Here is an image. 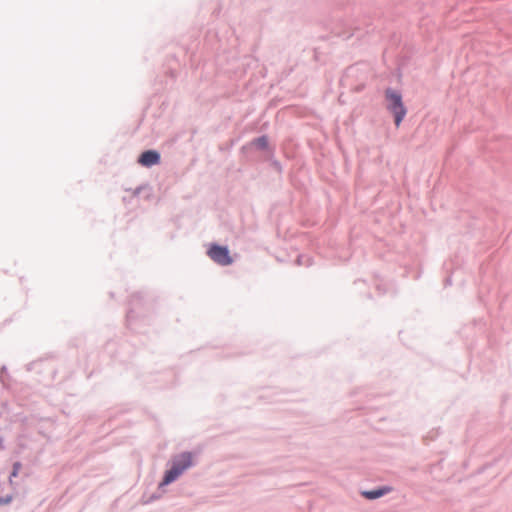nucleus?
<instances>
[{"label": "nucleus", "mask_w": 512, "mask_h": 512, "mask_svg": "<svg viewBox=\"0 0 512 512\" xmlns=\"http://www.w3.org/2000/svg\"><path fill=\"white\" fill-rule=\"evenodd\" d=\"M390 488L377 489L372 491H364L362 495L367 499H376L389 492Z\"/></svg>", "instance_id": "5"}, {"label": "nucleus", "mask_w": 512, "mask_h": 512, "mask_svg": "<svg viewBox=\"0 0 512 512\" xmlns=\"http://www.w3.org/2000/svg\"><path fill=\"white\" fill-rule=\"evenodd\" d=\"M385 96L388 101L387 109L394 115L395 125L396 127H399L407 113L402 102V96L392 89H387Z\"/></svg>", "instance_id": "2"}, {"label": "nucleus", "mask_w": 512, "mask_h": 512, "mask_svg": "<svg viewBox=\"0 0 512 512\" xmlns=\"http://www.w3.org/2000/svg\"><path fill=\"white\" fill-rule=\"evenodd\" d=\"M20 468H21V464L16 462L13 466V472H12L11 476L16 477L18 475Z\"/></svg>", "instance_id": "7"}, {"label": "nucleus", "mask_w": 512, "mask_h": 512, "mask_svg": "<svg viewBox=\"0 0 512 512\" xmlns=\"http://www.w3.org/2000/svg\"><path fill=\"white\" fill-rule=\"evenodd\" d=\"M9 502H10V498L3 499V500L1 499L0 500V504H3V503L6 504V503H9Z\"/></svg>", "instance_id": "8"}, {"label": "nucleus", "mask_w": 512, "mask_h": 512, "mask_svg": "<svg viewBox=\"0 0 512 512\" xmlns=\"http://www.w3.org/2000/svg\"><path fill=\"white\" fill-rule=\"evenodd\" d=\"M193 465V456L189 452L182 453L172 460L171 468L165 473L160 486L175 481L186 469Z\"/></svg>", "instance_id": "1"}, {"label": "nucleus", "mask_w": 512, "mask_h": 512, "mask_svg": "<svg viewBox=\"0 0 512 512\" xmlns=\"http://www.w3.org/2000/svg\"><path fill=\"white\" fill-rule=\"evenodd\" d=\"M255 143L257 146L264 148L267 145V139L265 137H261L258 138Z\"/></svg>", "instance_id": "6"}, {"label": "nucleus", "mask_w": 512, "mask_h": 512, "mask_svg": "<svg viewBox=\"0 0 512 512\" xmlns=\"http://www.w3.org/2000/svg\"><path fill=\"white\" fill-rule=\"evenodd\" d=\"M138 162L145 167L156 165L160 162V155L154 150H148L141 154Z\"/></svg>", "instance_id": "4"}, {"label": "nucleus", "mask_w": 512, "mask_h": 512, "mask_svg": "<svg viewBox=\"0 0 512 512\" xmlns=\"http://www.w3.org/2000/svg\"><path fill=\"white\" fill-rule=\"evenodd\" d=\"M207 253L208 256L219 265L228 266L233 262L227 247L213 244L210 246Z\"/></svg>", "instance_id": "3"}]
</instances>
